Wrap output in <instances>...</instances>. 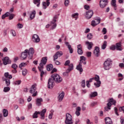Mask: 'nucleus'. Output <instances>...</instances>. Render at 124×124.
<instances>
[{"label":"nucleus","mask_w":124,"mask_h":124,"mask_svg":"<svg viewBox=\"0 0 124 124\" xmlns=\"http://www.w3.org/2000/svg\"><path fill=\"white\" fill-rule=\"evenodd\" d=\"M63 97H64V92H62V93L59 94V96L58 97L59 101L60 102H61V101H62V99H63Z\"/></svg>","instance_id":"20"},{"label":"nucleus","mask_w":124,"mask_h":124,"mask_svg":"<svg viewBox=\"0 0 124 124\" xmlns=\"http://www.w3.org/2000/svg\"><path fill=\"white\" fill-rule=\"evenodd\" d=\"M32 41L35 43H38L40 41V38L37 34H34L32 37Z\"/></svg>","instance_id":"9"},{"label":"nucleus","mask_w":124,"mask_h":124,"mask_svg":"<svg viewBox=\"0 0 124 124\" xmlns=\"http://www.w3.org/2000/svg\"><path fill=\"white\" fill-rule=\"evenodd\" d=\"M11 33L12 34L13 36H16V32L14 30H11Z\"/></svg>","instance_id":"51"},{"label":"nucleus","mask_w":124,"mask_h":124,"mask_svg":"<svg viewBox=\"0 0 124 124\" xmlns=\"http://www.w3.org/2000/svg\"><path fill=\"white\" fill-rule=\"evenodd\" d=\"M35 11H33L31 14L30 15V19L31 20H32V19L34 18L35 17Z\"/></svg>","instance_id":"27"},{"label":"nucleus","mask_w":124,"mask_h":124,"mask_svg":"<svg viewBox=\"0 0 124 124\" xmlns=\"http://www.w3.org/2000/svg\"><path fill=\"white\" fill-rule=\"evenodd\" d=\"M80 111H81V108L80 107H78L76 108V115L78 116H80L81 113H80Z\"/></svg>","instance_id":"26"},{"label":"nucleus","mask_w":124,"mask_h":124,"mask_svg":"<svg viewBox=\"0 0 124 124\" xmlns=\"http://www.w3.org/2000/svg\"><path fill=\"white\" fill-rule=\"evenodd\" d=\"M110 107H108H108H105V111H108V110H110L111 108H110Z\"/></svg>","instance_id":"61"},{"label":"nucleus","mask_w":124,"mask_h":124,"mask_svg":"<svg viewBox=\"0 0 124 124\" xmlns=\"http://www.w3.org/2000/svg\"><path fill=\"white\" fill-rule=\"evenodd\" d=\"M40 67H38V69H39L40 72L41 71H43L44 65H42V63H40Z\"/></svg>","instance_id":"42"},{"label":"nucleus","mask_w":124,"mask_h":124,"mask_svg":"<svg viewBox=\"0 0 124 124\" xmlns=\"http://www.w3.org/2000/svg\"><path fill=\"white\" fill-rule=\"evenodd\" d=\"M47 112V109L44 108L41 111V120H44L45 119V113Z\"/></svg>","instance_id":"15"},{"label":"nucleus","mask_w":124,"mask_h":124,"mask_svg":"<svg viewBox=\"0 0 124 124\" xmlns=\"http://www.w3.org/2000/svg\"><path fill=\"white\" fill-rule=\"evenodd\" d=\"M3 63L4 65H6L7 64H9V63H11V61L9 60V57H5L2 59Z\"/></svg>","instance_id":"11"},{"label":"nucleus","mask_w":124,"mask_h":124,"mask_svg":"<svg viewBox=\"0 0 124 124\" xmlns=\"http://www.w3.org/2000/svg\"><path fill=\"white\" fill-rule=\"evenodd\" d=\"M115 48L117 51H122L123 50V48H122V43H116Z\"/></svg>","instance_id":"18"},{"label":"nucleus","mask_w":124,"mask_h":124,"mask_svg":"<svg viewBox=\"0 0 124 124\" xmlns=\"http://www.w3.org/2000/svg\"><path fill=\"white\" fill-rule=\"evenodd\" d=\"M26 65H28V62H22L19 65V68L22 69V67H25Z\"/></svg>","instance_id":"30"},{"label":"nucleus","mask_w":124,"mask_h":124,"mask_svg":"<svg viewBox=\"0 0 124 124\" xmlns=\"http://www.w3.org/2000/svg\"><path fill=\"white\" fill-rule=\"evenodd\" d=\"M34 54V49L33 48L31 47L29 50L26 49L21 53V60H26L27 58H29L30 60L32 59Z\"/></svg>","instance_id":"2"},{"label":"nucleus","mask_w":124,"mask_h":124,"mask_svg":"<svg viewBox=\"0 0 124 124\" xmlns=\"http://www.w3.org/2000/svg\"><path fill=\"white\" fill-rule=\"evenodd\" d=\"M3 115L4 117H7L8 116V110L6 109H3Z\"/></svg>","instance_id":"31"},{"label":"nucleus","mask_w":124,"mask_h":124,"mask_svg":"<svg viewBox=\"0 0 124 124\" xmlns=\"http://www.w3.org/2000/svg\"><path fill=\"white\" fill-rule=\"evenodd\" d=\"M12 68L14 69H17V68H18V66L17 64L14 63L12 65Z\"/></svg>","instance_id":"48"},{"label":"nucleus","mask_w":124,"mask_h":124,"mask_svg":"<svg viewBox=\"0 0 124 124\" xmlns=\"http://www.w3.org/2000/svg\"><path fill=\"white\" fill-rule=\"evenodd\" d=\"M65 6H68L69 4V0H65L64 1Z\"/></svg>","instance_id":"52"},{"label":"nucleus","mask_w":124,"mask_h":124,"mask_svg":"<svg viewBox=\"0 0 124 124\" xmlns=\"http://www.w3.org/2000/svg\"><path fill=\"white\" fill-rule=\"evenodd\" d=\"M93 54L94 57H98L100 56V50H99V47L98 46L95 47Z\"/></svg>","instance_id":"8"},{"label":"nucleus","mask_w":124,"mask_h":124,"mask_svg":"<svg viewBox=\"0 0 124 124\" xmlns=\"http://www.w3.org/2000/svg\"><path fill=\"white\" fill-rule=\"evenodd\" d=\"M9 15H10V13H9V12H7L5 14L3 15L2 16V20H4V19H5V18H6V17H8V16H9Z\"/></svg>","instance_id":"33"},{"label":"nucleus","mask_w":124,"mask_h":124,"mask_svg":"<svg viewBox=\"0 0 124 124\" xmlns=\"http://www.w3.org/2000/svg\"><path fill=\"white\" fill-rule=\"evenodd\" d=\"M86 123L87 124H93V123L91 122V121H90V119H87Z\"/></svg>","instance_id":"64"},{"label":"nucleus","mask_w":124,"mask_h":124,"mask_svg":"<svg viewBox=\"0 0 124 124\" xmlns=\"http://www.w3.org/2000/svg\"><path fill=\"white\" fill-rule=\"evenodd\" d=\"M93 15V10H89L87 12H86V17L87 19H91Z\"/></svg>","instance_id":"14"},{"label":"nucleus","mask_w":124,"mask_h":124,"mask_svg":"<svg viewBox=\"0 0 124 124\" xmlns=\"http://www.w3.org/2000/svg\"><path fill=\"white\" fill-rule=\"evenodd\" d=\"M56 54L57 55L58 57H61V56L63 55L62 51H58L56 53Z\"/></svg>","instance_id":"41"},{"label":"nucleus","mask_w":124,"mask_h":124,"mask_svg":"<svg viewBox=\"0 0 124 124\" xmlns=\"http://www.w3.org/2000/svg\"><path fill=\"white\" fill-rule=\"evenodd\" d=\"M65 44L68 47L70 54H72L73 53V49L71 47V45H69V43L67 42H65Z\"/></svg>","instance_id":"19"},{"label":"nucleus","mask_w":124,"mask_h":124,"mask_svg":"<svg viewBox=\"0 0 124 124\" xmlns=\"http://www.w3.org/2000/svg\"><path fill=\"white\" fill-rule=\"evenodd\" d=\"M102 31L103 33V34H106V33H107V30L106 29V28H104L102 30Z\"/></svg>","instance_id":"56"},{"label":"nucleus","mask_w":124,"mask_h":124,"mask_svg":"<svg viewBox=\"0 0 124 124\" xmlns=\"http://www.w3.org/2000/svg\"><path fill=\"white\" fill-rule=\"evenodd\" d=\"M78 15H79V14L78 13H75L74 14L72 15V17H73V18H77V16H78Z\"/></svg>","instance_id":"58"},{"label":"nucleus","mask_w":124,"mask_h":124,"mask_svg":"<svg viewBox=\"0 0 124 124\" xmlns=\"http://www.w3.org/2000/svg\"><path fill=\"white\" fill-rule=\"evenodd\" d=\"M68 66V68L67 69L65 73H63L64 75L65 74H68V73H70L71 71V70H73L74 66L73 63L70 64Z\"/></svg>","instance_id":"13"},{"label":"nucleus","mask_w":124,"mask_h":124,"mask_svg":"<svg viewBox=\"0 0 124 124\" xmlns=\"http://www.w3.org/2000/svg\"><path fill=\"white\" fill-rule=\"evenodd\" d=\"M85 44L87 46V48L88 50H91L93 46V43L92 42H90L89 41H87L86 42Z\"/></svg>","instance_id":"17"},{"label":"nucleus","mask_w":124,"mask_h":124,"mask_svg":"<svg viewBox=\"0 0 124 124\" xmlns=\"http://www.w3.org/2000/svg\"><path fill=\"white\" fill-rule=\"evenodd\" d=\"M111 5L114 7V10H117V5L116 4V0H111Z\"/></svg>","instance_id":"28"},{"label":"nucleus","mask_w":124,"mask_h":124,"mask_svg":"<svg viewBox=\"0 0 124 124\" xmlns=\"http://www.w3.org/2000/svg\"><path fill=\"white\" fill-rule=\"evenodd\" d=\"M46 62H47V57H44L43 58L40 63H42V65H45Z\"/></svg>","instance_id":"25"},{"label":"nucleus","mask_w":124,"mask_h":124,"mask_svg":"<svg viewBox=\"0 0 124 124\" xmlns=\"http://www.w3.org/2000/svg\"><path fill=\"white\" fill-rule=\"evenodd\" d=\"M37 86L36 83H34L31 85V88L30 89V93H32V96H36L37 95V91H36Z\"/></svg>","instance_id":"5"},{"label":"nucleus","mask_w":124,"mask_h":124,"mask_svg":"<svg viewBox=\"0 0 124 124\" xmlns=\"http://www.w3.org/2000/svg\"><path fill=\"white\" fill-rule=\"evenodd\" d=\"M43 101L42 98H37L36 101V105L37 106H41V102Z\"/></svg>","instance_id":"21"},{"label":"nucleus","mask_w":124,"mask_h":124,"mask_svg":"<svg viewBox=\"0 0 124 124\" xmlns=\"http://www.w3.org/2000/svg\"><path fill=\"white\" fill-rule=\"evenodd\" d=\"M9 91H10V87H5L3 89V92H4V93H8Z\"/></svg>","instance_id":"37"},{"label":"nucleus","mask_w":124,"mask_h":124,"mask_svg":"<svg viewBox=\"0 0 124 124\" xmlns=\"http://www.w3.org/2000/svg\"><path fill=\"white\" fill-rule=\"evenodd\" d=\"M105 120L106 124H112V120L109 117H106Z\"/></svg>","instance_id":"24"},{"label":"nucleus","mask_w":124,"mask_h":124,"mask_svg":"<svg viewBox=\"0 0 124 124\" xmlns=\"http://www.w3.org/2000/svg\"><path fill=\"white\" fill-rule=\"evenodd\" d=\"M112 67V61L108 59L104 62V69L105 70H110Z\"/></svg>","instance_id":"4"},{"label":"nucleus","mask_w":124,"mask_h":124,"mask_svg":"<svg viewBox=\"0 0 124 124\" xmlns=\"http://www.w3.org/2000/svg\"><path fill=\"white\" fill-rule=\"evenodd\" d=\"M93 80H95L96 81L97 83H94V85L95 86L96 88H99L100 87V85H101V81H100L99 76H96L94 78H90L89 80H87L89 81V83L91 82H93Z\"/></svg>","instance_id":"3"},{"label":"nucleus","mask_w":124,"mask_h":124,"mask_svg":"<svg viewBox=\"0 0 124 124\" xmlns=\"http://www.w3.org/2000/svg\"><path fill=\"white\" fill-rule=\"evenodd\" d=\"M118 77L119 78V81H122V80L124 79V76L121 73L118 74Z\"/></svg>","instance_id":"38"},{"label":"nucleus","mask_w":124,"mask_h":124,"mask_svg":"<svg viewBox=\"0 0 124 124\" xmlns=\"http://www.w3.org/2000/svg\"><path fill=\"white\" fill-rule=\"evenodd\" d=\"M38 116H37V111H35L33 115V118L34 119H36V118H37Z\"/></svg>","instance_id":"53"},{"label":"nucleus","mask_w":124,"mask_h":124,"mask_svg":"<svg viewBox=\"0 0 124 124\" xmlns=\"http://www.w3.org/2000/svg\"><path fill=\"white\" fill-rule=\"evenodd\" d=\"M70 64V60H67L64 64V65H65V66H68Z\"/></svg>","instance_id":"44"},{"label":"nucleus","mask_w":124,"mask_h":124,"mask_svg":"<svg viewBox=\"0 0 124 124\" xmlns=\"http://www.w3.org/2000/svg\"><path fill=\"white\" fill-rule=\"evenodd\" d=\"M93 34L92 33H89L87 35V37L88 39H89V40H91V39H93Z\"/></svg>","instance_id":"40"},{"label":"nucleus","mask_w":124,"mask_h":124,"mask_svg":"<svg viewBox=\"0 0 124 124\" xmlns=\"http://www.w3.org/2000/svg\"><path fill=\"white\" fill-rule=\"evenodd\" d=\"M90 97H95V96H97V92H94L91 93L90 94Z\"/></svg>","instance_id":"29"},{"label":"nucleus","mask_w":124,"mask_h":124,"mask_svg":"<svg viewBox=\"0 0 124 124\" xmlns=\"http://www.w3.org/2000/svg\"><path fill=\"white\" fill-rule=\"evenodd\" d=\"M119 111L120 112H123L124 114V106L123 107H120L119 108Z\"/></svg>","instance_id":"54"},{"label":"nucleus","mask_w":124,"mask_h":124,"mask_svg":"<svg viewBox=\"0 0 124 124\" xmlns=\"http://www.w3.org/2000/svg\"><path fill=\"white\" fill-rule=\"evenodd\" d=\"M114 111L116 115H117V116H119V113H118V108H114Z\"/></svg>","instance_id":"59"},{"label":"nucleus","mask_w":124,"mask_h":124,"mask_svg":"<svg viewBox=\"0 0 124 124\" xmlns=\"http://www.w3.org/2000/svg\"><path fill=\"white\" fill-rule=\"evenodd\" d=\"M33 3L34 4H37V6L39 7V5H40V0H33Z\"/></svg>","instance_id":"34"},{"label":"nucleus","mask_w":124,"mask_h":124,"mask_svg":"<svg viewBox=\"0 0 124 124\" xmlns=\"http://www.w3.org/2000/svg\"><path fill=\"white\" fill-rule=\"evenodd\" d=\"M86 86L88 88H91V84H90V82L89 81H86Z\"/></svg>","instance_id":"57"},{"label":"nucleus","mask_w":124,"mask_h":124,"mask_svg":"<svg viewBox=\"0 0 124 124\" xmlns=\"http://www.w3.org/2000/svg\"><path fill=\"white\" fill-rule=\"evenodd\" d=\"M119 66L121 68H124V63H120L119 64Z\"/></svg>","instance_id":"62"},{"label":"nucleus","mask_w":124,"mask_h":124,"mask_svg":"<svg viewBox=\"0 0 124 124\" xmlns=\"http://www.w3.org/2000/svg\"><path fill=\"white\" fill-rule=\"evenodd\" d=\"M17 27L18 29H22L23 27H24V25H23L22 24L18 23L17 24Z\"/></svg>","instance_id":"55"},{"label":"nucleus","mask_w":124,"mask_h":124,"mask_svg":"<svg viewBox=\"0 0 124 124\" xmlns=\"http://www.w3.org/2000/svg\"><path fill=\"white\" fill-rule=\"evenodd\" d=\"M21 83H22V81L17 80L14 82V84H15V85H20V84H21Z\"/></svg>","instance_id":"50"},{"label":"nucleus","mask_w":124,"mask_h":124,"mask_svg":"<svg viewBox=\"0 0 124 124\" xmlns=\"http://www.w3.org/2000/svg\"><path fill=\"white\" fill-rule=\"evenodd\" d=\"M57 19H58V16H54L52 21L51 22L50 26L52 27L51 30H54V29H56L57 27V24H56Z\"/></svg>","instance_id":"7"},{"label":"nucleus","mask_w":124,"mask_h":124,"mask_svg":"<svg viewBox=\"0 0 124 124\" xmlns=\"http://www.w3.org/2000/svg\"><path fill=\"white\" fill-rule=\"evenodd\" d=\"M106 46H107V42L106 41H105L103 45L101 46L102 50H105V49L106 48Z\"/></svg>","instance_id":"36"},{"label":"nucleus","mask_w":124,"mask_h":124,"mask_svg":"<svg viewBox=\"0 0 124 124\" xmlns=\"http://www.w3.org/2000/svg\"><path fill=\"white\" fill-rule=\"evenodd\" d=\"M81 87H82V88L86 87V80H85V79L81 81Z\"/></svg>","instance_id":"43"},{"label":"nucleus","mask_w":124,"mask_h":124,"mask_svg":"<svg viewBox=\"0 0 124 124\" xmlns=\"http://www.w3.org/2000/svg\"><path fill=\"white\" fill-rule=\"evenodd\" d=\"M4 78L6 79H12V75H9V73L6 72L4 75Z\"/></svg>","instance_id":"22"},{"label":"nucleus","mask_w":124,"mask_h":124,"mask_svg":"<svg viewBox=\"0 0 124 124\" xmlns=\"http://www.w3.org/2000/svg\"><path fill=\"white\" fill-rule=\"evenodd\" d=\"M110 50H116V46H111L110 47Z\"/></svg>","instance_id":"60"},{"label":"nucleus","mask_w":124,"mask_h":124,"mask_svg":"<svg viewBox=\"0 0 124 124\" xmlns=\"http://www.w3.org/2000/svg\"><path fill=\"white\" fill-rule=\"evenodd\" d=\"M100 18H98L97 19H95V20H93L91 23L92 26H93V27H95V26H96V25H98V24L100 23Z\"/></svg>","instance_id":"12"},{"label":"nucleus","mask_w":124,"mask_h":124,"mask_svg":"<svg viewBox=\"0 0 124 124\" xmlns=\"http://www.w3.org/2000/svg\"><path fill=\"white\" fill-rule=\"evenodd\" d=\"M24 99H19V104H24Z\"/></svg>","instance_id":"63"},{"label":"nucleus","mask_w":124,"mask_h":124,"mask_svg":"<svg viewBox=\"0 0 124 124\" xmlns=\"http://www.w3.org/2000/svg\"><path fill=\"white\" fill-rule=\"evenodd\" d=\"M46 69L48 71H50V70H52V69H53V64H50L47 65L46 66Z\"/></svg>","instance_id":"32"},{"label":"nucleus","mask_w":124,"mask_h":124,"mask_svg":"<svg viewBox=\"0 0 124 124\" xmlns=\"http://www.w3.org/2000/svg\"><path fill=\"white\" fill-rule=\"evenodd\" d=\"M78 55H83V49H78Z\"/></svg>","instance_id":"47"},{"label":"nucleus","mask_w":124,"mask_h":124,"mask_svg":"<svg viewBox=\"0 0 124 124\" xmlns=\"http://www.w3.org/2000/svg\"><path fill=\"white\" fill-rule=\"evenodd\" d=\"M58 58H59V56H58L57 53H55L53 56V62H56V60H58Z\"/></svg>","instance_id":"46"},{"label":"nucleus","mask_w":124,"mask_h":124,"mask_svg":"<svg viewBox=\"0 0 124 124\" xmlns=\"http://www.w3.org/2000/svg\"><path fill=\"white\" fill-rule=\"evenodd\" d=\"M77 69L80 72H83V68H82V63L81 62L77 66Z\"/></svg>","instance_id":"23"},{"label":"nucleus","mask_w":124,"mask_h":124,"mask_svg":"<svg viewBox=\"0 0 124 124\" xmlns=\"http://www.w3.org/2000/svg\"><path fill=\"white\" fill-rule=\"evenodd\" d=\"M54 81L56 83H61L62 81V78L60 75L57 74H54L51 75V78L48 79L47 87L48 89H53L55 85Z\"/></svg>","instance_id":"1"},{"label":"nucleus","mask_w":124,"mask_h":124,"mask_svg":"<svg viewBox=\"0 0 124 124\" xmlns=\"http://www.w3.org/2000/svg\"><path fill=\"white\" fill-rule=\"evenodd\" d=\"M74 121L72 120V116L70 113L66 114V118L65 124H73Z\"/></svg>","instance_id":"6"},{"label":"nucleus","mask_w":124,"mask_h":124,"mask_svg":"<svg viewBox=\"0 0 124 124\" xmlns=\"http://www.w3.org/2000/svg\"><path fill=\"white\" fill-rule=\"evenodd\" d=\"M80 59V62H85V61L87 60L86 58L84 56H81Z\"/></svg>","instance_id":"49"},{"label":"nucleus","mask_w":124,"mask_h":124,"mask_svg":"<svg viewBox=\"0 0 124 124\" xmlns=\"http://www.w3.org/2000/svg\"><path fill=\"white\" fill-rule=\"evenodd\" d=\"M9 19L10 20H12V19H13V18H14V17H15V15L12 14L9 15Z\"/></svg>","instance_id":"45"},{"label":"nucleus","mask_w":124,"mask_h":124,"mask_svg":"<svg viewBox=\"0 0 124 124\" xmlns=\"http://www.w3.org/2000/svg\"><path fill=\"white\" fill-rule=\"evenodd\" d=\"M10 79L11 78H4L3 77L2 78V81H5V85L7 87L10 86Z\"/></svg>","instance_id":"16"},{"label":"nucleus","mask_w":124,"mask_h":124,"mask_svg":"<svg viewBox=\"0 0 124 124\" xmlns=\"http://www.w3.org/2000/svg\"><path fill=\"white\" fill-rule=\"evenodd\" d=\"M108 103L107 104V106H108V107H111V106H112V105H116V100H115L114 99H113V98H111L110 99H109L108 100Z\"/></svg>","instance_id":"10"},{"label":"nucleus","mask_w":124,"mask_h":124,"mask_svg":"<svg viewBox=\"0 0 124 124\" xmlns=\"http://www.w3.org/2000/svg\"><path fill=\"white\" fill-rule=\"evenodd\" d=\"M28 74V70L27 69H24L22 70V75L23 76H26Z\"/></svg>","instance_id":"39"},{"label":"nucleus","mask_w":124,"mask_h":124,"mask_svg":"<svg viewBox=\"0 0 124 124\" xmlns=\"http://www.w3.org/2000/svg\"><path fill=\"white\" fill-rule=\"evenodd\" d=\"M107 4H108V2H104L103 4H101V3H100V6L101 8H104Z\"/></svg>","instance_id":"35"}]
</instances>
